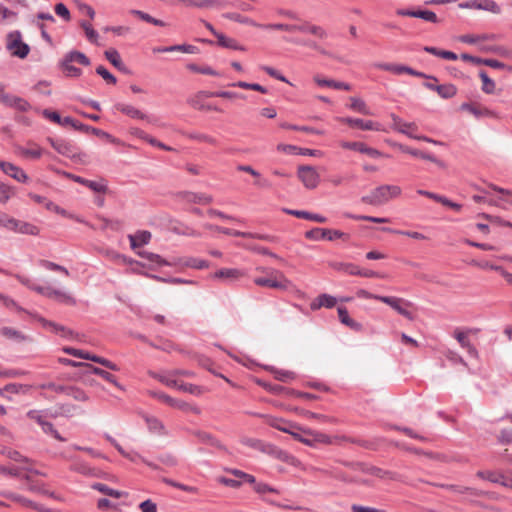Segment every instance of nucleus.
I'll return each instance as SVG.
<instances>
[{"instance_id":"72a5a7b5","label":"nucleus","mask_w":512,"mask_h":512,"mask_svg":"<svg viewBox=\"0 0 512 512\" xmlns=\"http://www.w3.org/2000/svg\"><path fill=\"white\" fill-rule=\"evenodd\" d=\"M152 377L165 384L168 387L177 388L178 380L173 371L153 373Z\"/></svg>"},{"instance_id":"09e8293b","label":"nucleus","mask_w":512,"mask_h":512,"mask_svg":"<svg viewBox=\"0 0 512 512\" xmlns=\"http://www.w3.org/2000/svg\"><path fill=\"white\" fill-rule=\"evenodd\" d=\"M175 3H182L186 7L208 8L214 5V0H175Z\"/></svg>"},{"instance_id":"5fc2aeb1","label":"nucleus","mask_w":512,"mask_h":512,"mask_svg":"<svg viewBox=\"0 0 512 512\" xmlns=\"http://www.w3.org/2000/svg\"><path fill=\"white\" fill-rule=\"evenodd\" d=\"M62 126H70L75 130L87 132L89 131L90 127L79 122L78 120L67 116L63 118Z\"/></svg>"},{"instance_id":"338daca9","label":"nucleus","mask_w":512,"mask_h":512,"mask_svg":"<svg viewBox=\"0 0 512 512\" xmlns=\"http://www.w3.org/2000/svg\"><path fill=\"white\" fill-rule=\"evenodd\" d=\"M28 389L29 386L18 383H10L4 386L5 392L11 394L26 393Z\"/></svg>"},{"instance_id":"0eeeda50","label":"nucleus","mask_w":512,"mask_h":512,"mask_svg":"<svg viewBox=\"0 0 512 512\" xmlns=\"http://www.w3.org/2000/svg\"><path fill=\"white\" fill-rule=\"evenodd\" d=\"M462 9L484 10L494 14L501 13L500 6L494 0H469L459 4Z\"/></svg>"},{"instance_id":"1a4fd4ad","label":"nucleus","mask_w":512,"mask_h":512,"mask_svg":"<svg viewBox=\"0 0 512 512\" xmlns=\"http://www.w3.org/2000/svg\"><path fill=\"white\" fill-rule=\"evenodd\" d=\"M51 146L61 155L74 159L79 155L78 149L70 141L64 139L48 138Z\"/></svg>"},{"instance_id":"4be33fe9","label":"nucleus","mask_w":512,"mask_h":512,"mask_svg":"<svg viewBox=\"0 0 512 512\" xmlns=\"http://www.w3.org/2000/svg\"><path fill=\"white\" fill-rule=\"evenodd\" d=\"M151 233L147 230H139L135 234H129L128 239L133 250L138 247L147 245L151 240Z\"/></svg>"},{"instance_id":"052dcab7","label":"nucleus","mask_w":512,"mask_h":512,"mask_svg":"<svg viewBox=\"0 0 512 512\" xmlns=\"http://www.w3.org/2000/svg\"><path fill=\"white\" fill-rule=\"evenodd\" d=\"M2 495L4 497H6L7 499H10L14 502H17V503H20L21 505L25 506V507H31L33 505V502L19 494H16V493H12V492H5V493H2Z\"/></svg>"},{"instance_id":"423d86ee","label":"nucleus","mask_w":512,"mask_h":512,"mask_svg":"<svg viewBox=\"0 0 512 512\" xmlns=\"http://www.w3.org/2000/svg\"><path fill=\"white\" fill-rule=\"evenodd\" d=\"M297 174L299 179L307 189H315L320 182V176L315 167L313 166H299Z\"/></svg>"},{"instance_id":"a19ab883","label":"nucleus","mask_w":512,"mask_h":512,"mask_svg":"<svg viewBox=\"0 0 512 512\" xmlns=\"http://www.w3.org/2000/svg\"><path fill=\"white\" fill-rule=\"evenodd\" d=\"M130 13L132 15H135L137 17H139L141 20L147 22V23H150V24H153L155 26H165L166 23L160 19H156L154 17H152L150 14L144 12V11H141V10H136V9H133L130 11Z\"/></svg>"},{"instance_id":"2f4dec72","label":"nucleus","mask_w":512,"mask_h":512,"mask_svg":"<svg viewBox=\"0 0 512 512\" xmlns=\"http://www.w3.org/2000/svg\"><path fill=\"white\" fill-rule=\"evenodd\" d=\"M87 368H89L90 373H93L95 375L102 377L103 379L112 383L119 389H123L122 385L117 381L116 377L113 374H111L110 372H108L104 369H101L99 367H95L91 364L87 365Z\"/></svg>"},{"instance_id":"58836bf2","label":"nucleus","mask_w":512,"mask_h":512,"mask_svg":"<svg viewBox=\"0 0 512 512\" xmlns=\"http://www.w3.org/2000/svg\"><path fill=\"white\" fill-rule=\"evenodd\" d=\"M0 334L8 339L14 340L16 342H23L27 338L25 335H23L20 331L11 328V327H2L0 329Z\"/></svg>"},{"instance_id":"f704fd0d","label":"nucleus","mask_w":512,"mask_h":512,"mask_svg":"<svg viewBox=\"0 0 512 512\" xmlns=\"http://www.w3.org/2000/svg\"><path fill=\"white\" fill-rule=\"evenodd\" d=\"M137 254L159 266H174V259L172 261H168L163 259L160 255L148 251H137Z\"/></svg>"},{"instance_id":"f03ea898","label":"nucleus","mask_w":512,"mask_h":512,"mask_svg":"<svg viewBox=\"0 0 512 512\" xmlns=\"http://www.w3.org/2000/svg\"><path fill=\"white\" fill-rule=\"evenodd\" d=\"M257 270L266 273V276L256 277L254 279V283L257 286L287 290L291 285V282L284 276V274L276 269L259 267Z\"/></svg>"},{"instance_id":"13d9d810","label":"nucleus","mask_w":512,"mask_h":512,"mask_svg":"<svg viewBox=\"0 0 512 512\" xmlns=\"http://www.w3.org/2000/svg\"><path fill=\"white\" fill-rule=\"evenodd\" d=\"M231 86L239 87V88H242V89L255 90V91H258V92L263 93V94L267 93V89L264 86H262L260 84H257V83H248V82H245V81H238V82L232 83Z\"/></svg>"},{"instance_id":"bf43d9fd","label":"nucleus","mask_w":512,"mask_h":512,"mask_svg":"<svg viewBox=\"0 0 512 512\" xmlns=\"http://www.w3.org/2000/svg\"><path fill=\"white\" fill-rule=\"evenodd\" d=\"M3 454H5L9 459L20 462V463H30L31 459L23 456L20 452L12 449H5L2 451Z\"/></svg>"},{"instance_id":"473e14b6","label":"nucleus","mask_w":512,"mask_h":512,"mask_svg":"<svg viewBox=\"0 0 512 512\" xmlns=\"http://www.w3.org/2000/svg\"><path fill=\"white\" fill-rule=\"evenodd\" d=\"M40 322L42 323L43 327L48 328L52 330L54 333L60 334L63 337L70 338L73 335V332L70 329L62 325H59L55 322H51L43 318L40 319Z\"/></svg>"},{"instance_id":"79ce46f5","label":"nucleus","mask_w":512,"mask_h":512,"mask_svg":"<svg viewBox=\"0 0 512 512\" xmlns=\"http://www.w3.org/2000/svg\"><path fill=\"white\" fill-rule=\"evenodd\" d=\"M66 396L73 398L76 401L85 402L89 399L86 392L76 386H68L66 390Z\"/></svg>"},{"instance_id":"6e6d98bb","label":"nucleus","mask_w":512,"mask_h":512,"mask_svg":"<svg viewBox=\"0 0 512 512\" xmlns=\"http://www.w3.org/2000/svg\"><path fill=\"white\" fill-rule=\"evenodd\" d=\"M0 473L2 474H5V475H10V476H13V477H21L22 479L26 480V481H30V475L28 474H21V469L20 467H6V466H0Z\"/></svg>"},{"instance_id":"5701e85b","label":"nucleus","mask_w":512,"mask_h":512,"mask_svg":"<svg viewBox=\"0 0 512 512\" xmlns=\"http://www.w3.org/2000/svg\"><path fill=\"white\" fill-rule=\"evenodd\" d=\"M336 303V297L324 293L320 294L313 302H311L310 308L313 311L318 310L321 307L333 308L336 305Z\"/></svg>"},{"instance_id":"393cba45","label":"nucleus","mask_w":512,"mask_h":512,"mask_svg":"<svg viewBox=\"0 0 512 512\" xmlns=\"http://www.w3.org/2000/svg\"><path fill=\"white\" fill-rule=\"evenodd\" d=\"M455 338L458 341V343L460 344V346L467 350V353L470 357L476 358V359L479 357V353H478L477 349L471 344V342L469 341V339L467 338V336L464 332H461V331L455 332Z\"/></svg>"},{"instance_id":"864d4df0","label":"nucleus","mask_w":512,"mask_h":512,"mask_svg":"<svg viewBox=\"0 0 512 512\" xmlns=\"http://www.w3.org/2000/svg\"><path fill=\"white\" fill-rule=\"evenodd\" d=\"M461 109L468 111L477 118L490 115V111L488 109H482L469 103L462 104Z\"/></svg>"},{"instance_id":"9d476101","label":"nucleus","mask_w":512,"mask_h":512,"mask_svg":"<svg viewBox=\"0 0 512 512\" xmlns=\"http://www.w3.org/2000/svg\"><path fill=\"white\" fill-rule=\"evenodd\" d=\"M29 197H30V199H32L36 203L43 204L45 206V208L47 210H49V211L55 212V213L60 214L62 216L70 217V218L75 219L76 221H78L80 223H86L83 219H81L79 217H75V216L69 214L65 209L61 208L60 206H58L54 202L48 200L44 196H41V195H38V194H34V193H30Z\"/></svg>"},{"instance_id":"e2e57ef3","label":"nucleus","mask_w":512,"mask_h":512,"mask_svg":"<svg viewBox=\"0 0 512 512\" xmlns=\"http://www.w3.org/2000/svg\"><path fill=\"white\" fill-rule=\"evenodd\" d=\"M61 66L69 77H79L82 73L80 68L73 66L72 62H67L66 59L62 60Z\"/></svg>"},{"instance_id":"bb28decb","label":"nucleus","mask_w":512,"mask_h":512,"mask_svg":"<svg viewBox=\"0 0 512 512\" xmlns=\"http://www.w3.org/2000/svg\"><path fill=\"white\" fill-rule=\"evenodd\" d=\"M73 180L97 193H104L107 190L106 184L102 181L88 180L80 176H73Z\"/></svg>"},{"instance_id":"3c124183","label":"nucleus","mask_w":512,"mask_h":512,"mask_svg":"<svg viewBox=\"0 0 512 512\" xmlns=\"http://www.w3.org/2000/svg\"><path fill=\"white\" fill-rule=\"evenodd\" d=\"M146 423L148 429L156 434H164V425L163 423L156 417H146Z\"/></svg>"},{"instance_id":"ddd939ff","label":"nucleus","mask_w":512,"mask_h":512,"mask_svg":"<svg viewBox=\"0 0 512 512\" xmlns=\"http://www.w3.org/2000/svg\"><path fill=\"white\" fill-rule=\"evenodd\" d=\"M341 122L349 125L350 127H356L363 131H381V124L371 120H363L360 118L343 117Z\"/></svg>"},{"instance_id":"7c9ffc66","label":"nucleus","mask_w":512,"mask_h":512,"mask_svg":"<svg viewBox=\"0 0 512 512\" xmlns=\"http://www.w3.org/2000/svg\"><path fill=\"white\" fill-rule=\"evenodd\" d=\"M314 81L322 87H329L336 90H350L351 86L348 83L341 82V81H335L332 79H323L319 76L314 77Z\"/></svg>"},{"instance_id":"39448f33","label":"nucleus","mask_w":512,"mask_h":512,"mask_svg":"<svg viewBox=\"0 0 512 512\" xmlns=\"http://www.w3.org/2000/svg\"><path fill=\"white\" fill-rule=\"evenodd\" d=\"M380 302H383L389 305L392 309H394L401 316L405 317L408 320H413L414 315L410 312L406 307L412 305L411 302L404 300L402 298L394 297V296H382L380 298Z\"/></svg>"},{"instance_id":"e433bc0d","label":"nucleus","mask_w":512,"mask_h":512,"mask_svg":"<svg viewBox=\"0 0 512 512\" xmlns=\"http://www.w3.org/2000/svg\"><path fill=\"white\" fill-rule=\"evenodd\" d=\"M479 77L482 81V91L486 94H493L496 90V84L494 80L489 78L488 74L484 70L479 72Z\"/></svg>"},{"instance_id":"b1692460","label":"nucleus","mask_w":512,"mask_h":512,"mask_svg":"<svg viewBox=\"0 0 512 512\" xmlns=\"http://www.w3.org/2000/svg\"><path fill=\"white\" fill-rule=\"evenodd\" d=\"M339 320L342 324L346 325L347 327L351 328L354 331H361L362 330V324L359 322H356L353 320L348 313V310L344 306H340L337 309Z\"/></svg>"},{"instance_id":"412c9836","label":"nucleus","mask_w":512,"mask_h":512,"mask_svg":"<svg viewBox=\"0 0 512 512\" xmlns=\"http://www.w3.org/2000/svg\"><path fill=\"white\" fill-rule=\"evenodd\" d=\"M283 212H285L288 215H293L297 218L306 219L318 223H325L327 221V218L325 216L317 213H311L305 210H293L284 208Z\"/></svg>"},{"instance_id":"6ab92c4d","label":"nucleus","mask_w":512,"mask_h":512,"mask_svg":"<svg viewBox=\"0 0 512 512\" xmlns=\"http://www.w3.org/2000/svg\"><path fill=\"white\" fill-rule=\"evenodd\" d=\"M9 230L26 235H38L39 228L29 222L20 221L12 217Z\"/></svg>"},{"instance_id":"774afa93","label":"nucleus","mask_w":512,"mask_h":512,"mask_svg":"<svg viewBox=\"0 0 512 512\" xmlns=\"http://www.w3.org/2000/svg\"><path fill=\"white\" fill-rule=\"evenodd\" d=\"M42 431L46 434H50L55 439L59 441H65L66 439L63 438L59 432L54 428L53 424L51 422L46 421L45 423H41Z\"/></svg>"},{"instance_id":"cd10ccee","label":"nucleus","mask_w":512,"mask_h":512,"mask_svg":"<svg viewBox=\"0 0 512 512\" xmlns=\"http://www.w3.org/2000/svg\"><path fill=\"white\" fill-rule=\"evenodd\" d=\"M16 152L25 159H39L43 154V150L36 144L31 148L18 146L16 147Z\"/></svg>"},{"instance_id":"f8f14e48","label":"nucleus","mask_w":512,"mask_h":512,"mask_svg":"<svg viewBox=\"0 0 512 512\" xmlns=\"http://www.w3.org/2000/svg\"><path fill=\"white\" fill-rule=\"evenodd\" d=\"M393 129L399 133H402L409 138L417 139L418 135L415 132L418 130V126L414 122H405L400 117L392 115Z\"/></svg>"},{"instance_id":"69168bd1","label":"nucleus","mask_w":512,"mask_h":512,"mask_svg":"<svg viewBox=\"0 0 512 512\" xmlns=\"http://www.w3.org/2000/svg\"><path fill=\"white\" fill-rule=\"evenodd\" d=\"M176 389L192 395H200L202 392L199 386L183 382H178Z\"/></svg>"},{"instance_id":"f3484780","label":"nucleus","mask_w":512,"mask_h":512,"mask_svg":"<svg viewBox=\"0 0 512 512\" xmlns=\"http://www.w3.org/2000/svg\"><path fill=\"white\" fill-rule=\"evenodd\" d=\"M114 108L121 112L122 114L132 118V119H138V120H149V116L141 111L140 109L136 108L135 106L127 103H116L114 105Z\"/></svg>"},{"instance_id":"ea45409f","label":"nucleus","mask_w":512,"mask_h":512,"mask_svg":"<svg viewBox=\"0 0 512 512\" xmlns=\"http://www.w3.org/2000/svg\"><path fill=\"white\" fill-rule=\"evenodd\" d=\"M64 59H66L67 62H77L84 66L90 65L89 58L84 53L79 51H70L65 55Z\"/></svg>"},{"instance_id":"8fccbe9b","label":"nucleus","mask_w":512,"mask_h":512,"mask_svg":"<svg viewBox=\"0 0 512 512\" xmlns=\"http://www.w3.org/2000/svg\"><path fill=\"white\" fill-rule=\"evenodd\" d=\"M435 91H437V93L442 98L449 99V98H452L456 94L457 89L452 84H443V85L436 86Z\"/></svg>"},{"instance_id":"7ed1b4c3","label":"nucleus","mask_w":512,"mask_h":512,"mask_svg":"<svg viewBox=\"0 0 512 512\" xmlns=\"http://www.w3.org/2000/svg\"><path fill=\"white\" fill-rule=\"evenodd\" d=\"M305 237L309 240L320 241L328 240L334 241L335 239L349 240L350 235L340 230L326 229V228H313L305 232Z\"/></svg>"},{"instance_id":"a211bd4d","label":"nucleus","mask_w":512,"mask_h":512,"mask_svg":"<svg viewBox=\"0 0 512 512\" xmlns=\"http://www.w3.org/2000/svg\"><path fill=\"white\" fill-rule=\"evenodd\" d=\"M174 266H182L202 270L209 267V262L196 257H180L174 258Z\"/></svg>"},{"instance_id":"c9c22d12","label":"nucleus","mask_w":512,"mask_h":512,"mask_svg":"<svg viewBox=\"0 0 512 512\" xmlns=\"http://www.w3.org/2000/svg\"><path fill=\"white\" fill-rule=\"evenodd\" d=\"M218 44L224 48L244 51L245 47L240 45L235 39L226 37L224 34H217Z\"/></svg>"},{"instance_id":"a878e982","label":"nucleus","mask_w":512,"mask_h":512,"mask_svg":"<svg viewBox=\"0 0 512 512\" xmlns=\"http://www.w3.org/2000/svg\"><path fill=\"white\" fill-rule=\"evenodd\" d=\"M244 276V272L236 268H222L213 275L216 279L237 280Z\"/></svg>"},{"instance_id":"603ef678","label":"nucleus","mask_w":512,"mask_h":512,"mask_svg":"<svg viewBox=\"0 0 512 512\" xmlns=\"http://www.w3.org/2000/svg\"><path fill=\"white\" fill-rule=\"evenodd\" d=\"M38 264L47 270L58 271L63 273L65 276H69V271L64 266H61L49 260L41 259L38 261Z\"/></svg>"},{"instance_id":"4468645a","label":"nucleus","mask_w":512,"mask_h":512,"mask_svg":"<svg viewBox=\"0 0 512 512\" xmlns=\"http://www.w3.org/2000/svg\"><path fill=\"white\" fill-rule=\"evenodd\" d=\"M340 145L344 149L358 151L360 153L367 154L371 158H380L384 156V154L381 151L369 147L363 142L342 141Z\"/></svg>"},{"instance_id":"aec40b11","label":"nucleus","mask_w":512,"mask_h":512,"mask_svg":"<svg viewBox=\"0 0 512 512\" xmlns=\"http://www.w3.org/2000/svg\"><path fill=\"white\" fill-rule=\"evenodd\" d=\"M399 15L402 16H409V17H415V18H421L427 22L431 23H437L438 17L437 15L430 10H405L401 9L397 12Z\"/></svg>"},{"instance_id":"9b49d317","label":"nucleus","mask_w":512,"mask_h":512,"mask_svg":"<svg viewBox=\"0 0 512 512\" xmlns=\"http://www.w3.org/2000/svg\"><path fill=\"white\" fill-rule=\"evenodd\" d=\"M0 103L21 112H26L31 109V105L27 100L8 93H0Z\"/></svg>"},{"instance_id":"49530a36","label":"nucleus","mask_w":512,"mask_h":512,"mask_svg":"<svg viewBox=\"0 0 512 512\" xmlns=\"http://www.w3.org/2000/svg\"><path fill=\"white\" fill-rule=\"evenodd\" d=\"M280 126L284 129L302 131V132L311 133V134H317V135L324 134L323 130H319V129H316V128H313L310 126H299V125H294V124H290L287 122L281 123Z\"/></svg>"},{"instance_id":"dca6fc26","label":"nucleus","mask_w":512,"mask_h":512,"mask_svg":"<svg viewBox=\"0 0 512 512\" xmlns=\"http://www.w3.org/2000/svg\"><path fill=\"white\" fill-rule=\"evenodd\" d=\"M0 169L18 182L24 183L28 180L24 170L10 162L0 161Z\"/></svg>"},{"instance_id":"37998d69","label":"nucleus","mask_w":512,"mask_h":512,"mask_svg":"<svg viewBox=\"0 0 512 512\" xmlns=\"http://www.w3.org/2000/svg\"><path fill=\"white\" fill-rule=\"evenodd\" d=\"M350 101H351L350 108L352 110H354L358 113H361L363 115H372L370 108L366 105V103L362 99L352 97L350 99Z\"/></svg>"},{"instance_id":"6e6552de","label":"nucleus","mask_w":512,"mask_h":512,"mask_svg":"<svg viewBox=\"0 0 512 512\" xmlns=\"http://www.w3.org/2000/svg\"><path fill=\"white\" fill-rule=\"evenodd\" d=\"M9 42L7 44V48L11 51L12 55L17 56L21 59L25 58L30 48L29 46L21 41V35L20 32L11 33L9 35Z\"/></svg>"},{"instance_id":"a18cd8bd","label":"nucleus","mask_w":512,"mask_h":512,"mask_svg":"<svg viewBox=\"0 0 512 512\" xmlns=\"http://www.w3.org/2000/svg\"><path fill=\"white\" fill-rule=\"evenodd\" d=\"M71 470L81 473L83 475H95L93 469L88 464L78 458L73 459Z\"/></svg>"},{"instance_id":"0e129e2a","label":"nucleus","mask_w":512,"mask_h":512,"mask_svg":"<svg viewBox=\"0 0 512 512\" xmlns=\"http://www.w3.org/2000/svg\"><path fill=\"white\" fill-rule=\"evenodd\" d=\"M81 27L84 29L87 39L92 43H97L98 32L91 26L90 23L83 21Z\"/></svg>"},{"instance_id":"c03bdc74","label":"nucleus","mask_w":512,"mask_h":512,"mask_svg":"<svg viewBox=\"0 0 512 512\" xmlns=\"http://www.w3.org/2000/svg\"><path fill=\"white\" fill-rule=\"evenodd\" d=\"M105 57L106 59L117 69L122 70L124 69L123 62L121 60L120 54L116 49H108L105 51Z\"/></svg>"},{"instance_id":"c756f323","label":"nucleus","mask_w":512,"mask_h":512,"mask_svg":"<svg viewBox=\"0 0 512 512\" xmlns=\"http://www.w3.org/2000/svg\"><path fill=\"white\" fill-rule=\"evenodd\" d=\"M45 297L55 298L58 301H60L62 303H66V304H72V305L75 304L74 298L71 297L68 293H66L65 291L59 290V289H54L49 286H47V292H46Z\"/></svg>"},{"instance_id":"4d7b16f0","label":"nucleus","mask_w":512,"mask_h":512,"mask_svg":"<svg viewBox=\"0 0 512 512\" xmlns=\"http://www.w3.org/2000/svg\"><path fill=\"white\" fill-rule=\"evenodd\" d=\"M276 459L284 463H287L291 466L298 467L300 465V461L296 457H294L293 455H291L290 453L283 449H280L278 455H276Z\"/></svg>"},{"instance_id":"de8ad7c7","label":"nucleus","mask_w":512,"mask_h":512,"mask_svg":"<svg viewBox=\"0 0 512 512\" xmlns=\"http://www.w3.org/2000/svg\"><path fill=\"white\" fill-rule=\"evenodd\" d=\"M58 413H52L49 411L30 410L27 412V417L35 420L40 426L41 423H45L44 416L57 417Z\"/></svg>"},{"instance_id":"4c0bfd02","label":"nucleus","mask_w":512,"mask_h":512,"mask_svg":"<svg viewBox=\"0 0 512 512\" xmlns=\"http://www.w3.org/2000/svg\"><path fill=\"white\" fill-rule=\"evenodd\" d=\"M94 490H97L109 497H113V498H121L122 496H124L126 493L125 492H122V491H119V490H115V489H112L110 487H108L107 485L105 484H102V483H94L92 486H91Z\"/></svg>"},{"instance_id":"f257e3e1","label":"nucleus","mask_w":512,"mask_h":512,"mask_svg":"<svg viewBox=\"0 0 512 512\" xmlns=\"http://www.w3.org/2000/svg\"><path fill=\"white\" fill-rule=\"evenodd\" d=\"M401 193L402 189L400 186L385 184L376 187L370 194L363 196L361 200L366 204L378 206L398 198Z\"/></svg>"},{"instance_id":"2eb2a0df","label":"nucleus","mask_w":512,"mask_h":512,"mask_svg":"<svg viewBox=\"0 0 512 512\" xmlns=\"http://www.w3.org/2000/svg\"><path fill=\"white\" fill-rule=\"evenodd\" d=\"M208 93L209 92H206V91H199L195 95L191 96L188 99L189 105L191 107H193L194 109L201 110V111H217V112H221L222 110L219 107L203 102V98L204 97H208L207 96Z\"/></svg>"},{"instance_id":"20e7f679","label":"nucleus","mask_w":512,"mask_h":512,"mask_svg":"<svg viewBox=\"0 0 512 512\" xmlns=\"http://www.w3.org/2000/svg\"><path fill=\"white\" fill-rule=\"evenodd\" d=\"M374 67L380 70L389 71L395 75H401L403 73H406L419 78L428 77L423 72L414 70L413 68L402 64L378 62L374 64Z\"/></svg>"},{"instance_id":"c85d7f7f","label":"nucleus","mask_w":512,"mask_h":512,"mask_svg":"<svg viewBox=\"0 0 512 512\" xmlns=\"http://www.w3.org/2000/svg\"><path fill=\"white\" fill-rule=\"evenodd\" d=\"M477 476L492 483L500 484L505 487L508 486L506 477L501 473L494 471H479L477 472Z\"/></svg>"},{"instance_id":"680f3d73","label":"nucleus","mask_w":512,"mask_h":512,"mask_svg":"<svg viewBox=\"0 0 512 512\" xmlns=\"http://www.w3.org/2000/svg\"><path fill=\"white\" fill-rule=\"evenodd\" d=\"M90 361L99 363L112 371H119V366L106 358L91 354Z\"/></svg>"}]
</instances>
